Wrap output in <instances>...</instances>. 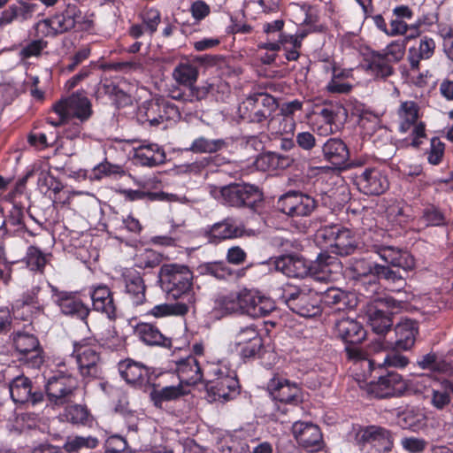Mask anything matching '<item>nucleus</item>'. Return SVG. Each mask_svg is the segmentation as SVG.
<instances>
[{
    "instance_id": "nucleus-1",
    "label": "nucleus",
    "mask_w": 453,
    "mask_h": 453,
    "mask_svg": "<svg viewBox=\"0 0 453 453\" xmlns=\"http://www.w3.org/2000/svg\"><path fill=\"white\" fill-rule=\"evenodd\" d=\"M270 270L280 272L290 278H304L311 275L315 280L331 279L340 267V261L326 252L320 253L311 263L297 255H284L268 260Z\"/></svg>"
},
{
    "instance_id": "nucleus-2",
    "label": "nucleus",
    "mask_w": 453,
    "mask_h": 453,
    "mask_svg": "<svg viewBox=\"0 0 453 453\" xmlns=\"http://www.w3.org/2000/svg\"><path fill=\"white\" fill-rule=\"evenodd\" d=\"M275 309L274 302L255 289L242 288L219 296L214 311L221 316L242 314L251 318L269 315Z\"/></svg>"
},
{
    "instance_id": "nucleus-3",
    "label": "nucleus",
    "mask_w": 453,
    "mask_h": 453,
    "mask_svg": "<svg viewBox=\"0 0 453 453\" xmlns=\"http://www.w3.org/2000/svg\"><path fill=\"white\" fill-rule=\"evenodd\" d=\"M205 388L213 401L226 402L234 399L240 393V385L234 370L226 364L206 362Z\"/></svg>"
},
{
    "instance_id": "nucleus-4",
    "label": "nucleus",
    "mask_w": 453,
    "mask_h": 453,
    "mask_svg": "<svg viewBox=\"0 0 453 453\" xmlns=\"http://www.w3.org/2000/svg\"><path fill=\"white\" fill-rule=\"evenodd\" d=\"M334 332L339 338L349 344L345 348L348 357L360 362L361 365L367 368L368 372L371 373L374 370V361L367 358L366 353L357 346L365 340L366 335L363 326L353 319L342 318L334 323Z\"/></svg>"
},
{
    "instance_id": "nucleus-5",
    "label": "nucleus",
    "mask_w": 453,
    "mask_h": 453,
    "mask_svg": "<svg viewBox=\"0 0 453 453\" xmlns=\"http://www.w3.org/2000/svg\"><path fill=\"white\" fill-rule=\"evenodd\" d=\"M71 357L77 365L78 372L85 383L104 378L103 360L95 342L82 339L73 344Z\"/></svg>"
},
{
    "instance_id": "nucleus-6",
    "label": "nucleus",
    "mask_w": 453,
    "mask_h": 453,
    "mask_svg": "<svg viewBox=\"0 0 453 453\" xmlns=\"http://www.w3.org/2000/svg\"><path fill=\"white\" fill-rule=\"evenodd\" d=\"M279 300L302 317H316L322 311L321 299L317 292L306 287L286 285L281 289Z\"/></svg>"
},
{
    "instance_id": "nucleus-7",
    "label": "nucleus",
    "mask_w": 453,
    "mask_h": 453,
    "mask_svg": "<svg viewBox=\"0 0 453 453\" xmlns=\"http://www.w3.org/2000/svg\"><path fill=\"white\" fill-rule=\"evenodd\" d=\"M162 288L173 298L188 296V303H192L189 296L193 286V273L184 265H163L158 273Z\"/></svg>"
},
{
    "instance_id": "nucleus-8",
    "label": "nucleus",
    "mask_w": 453,
    "mask_h": 453,
    "mask_svg": "<svg viewBox=\"0 0 453 453\" xmlns=\"http://www.w3.org/2000/svg\"><path fill=\"white\" fill-rule=\"evenodd\" d=\"M119 372L127 383L144 391L150 387H161L162 380L171 375L168 372H157L132 359L119 362Z\"/></svg>"
},
{
    "instance_id": "nucleus-9",
    "label": "nucleus",
    "mask_w": 453,
    "mask_h": 453,
    "mask_svg": "<svg viewBox=\"0 0 453 453\" xmlns=\"http://www.w3.org/2000/svg\"><path fill=\"white\" fill-rule=\"evenodd\" d=\"M381 232H370L365 235L364 245L366 251L378 254L388 265L402 268L404 271L411 270L415 262L413 257L407 251L385 244L380 237Z\"/></svg>"
},
{
    "instance_id": "nucleus-10",
    "label": "nucleus",
    "mask_w": 453,
    "mask_h": 453,
    "mask_svg": "<svg viewBox=\"0 0 453 453\" xmlns=\"http://www.w3.org/2000/svg\"><path fill=\"white\" fill-rule=\"evenodd\" d=\"M278 109L276 99L267 93H255L248 96L238 107L240 117L250 123L271 119Z\"/></svg>"
},
{
    "instance_id": "nucleus-11",
    "label": "nucleus",
    "mask_w": 453,
    "mask_h": 453,
    "mask_svg": "<svg viewBox=\"0 0 453 453\" xmlns=\"http://www.w3.org/2000/svg\"><path fill=\"white\" fill-rule=\"evenodd\" d=\"M354 442L364 453L388 452L394 444L391 433L378 426H368L355 430Z\"/></svg>"
},
{
    "instance_id": "nucleus-12",
    "label": "nucleus",
    "mask_w": 453,
    "mask_h": 453,
    "mask_svg": "<svg viewBox=\"0 0 453 453\" xmlns=\"http://www.w3.org/2000/svg\"><path fill=\"white\" fill-rule=\"evenodd\" d=\"M222 203L233 207H254L263 198V194L256 185L249 183H232L223 186L217 197Z\"/></svg>"
},
{
    "instance_id": "nucleus-13",
    "label": "nucleus",
    "mask_w": 453,
    "mask_h": 453,
    "mask_svg": "<svg viewBox=\"0 0 453 453\" xmlns=\"http://www.w3.org/2000/svg\"><path fill=\"white\" fill-rule=\"evenodd\" d=\"M397 116L399 120V132L406 134L411 130V145L418 147L421 143L420 138L426 137V125L422 121H418L419 118V106L415 101L401 102L397 109Z\"/></svg>"
},
{
    "instance_id": "nucleus-14",
    "label": "nucleus",
    "mask_w": 453,
    "mask_h": 453,
    "mask_svg": "<svg viewBox=\"0 0 453 453\" xmlns=\"http://www.w3.org/2000/svg\"><path fill=\"white\" fill-rule=\"evenodd\" d=\"M78 387L79 381L76 377L61 371L48 379L45 390L51 403L63 405L72 401L75 396Z\"/></svg>"
},
{
    "instance_id": "nucleus-15",
    "label": "nucleus",
    "mask_w": 453,
    "mask_h": 453,
    "mask_svg": "<svg viewBox=\"0 0 453 453\" xmlns=\"http://www.w3.org/2000/svg\"><path fill=\"white\" fill-rule=\"evenodd\" d=\"M317 237L324 239L336 255L349 256L357 249L352 232L340 226H326L318 231Z\"/></svg>"
},
{
    "instance_id": "nucleus-16",
    "label": "nucleus",
    "mask_w": 453,
    "mask_h": 453,
    "mask_svg": "<svg viewBox=\"0 0 453 453\" xmlns=\"http://www.w3.org/2000/svg\"><path fill=\"white\" fill-rule=\"evenodd\" d=\"M277 206L288 216L307 217L315 210L316 201L301 192L289 191L279 198Z\"/></svg>"
},
{
    "instance_id": "nucleus-17",
    "label": "nucleus",
    "mask_w": 453,
    "mask_h": 453,
    "mask_svg": "<svg viewBox=\"0 0 453 453\" xmlns=\"http://www.w3.org/2000/svg\"><path fill=\"white\" fill-rule=\"evenodd\" d=\"M53 109L62 119L76 118L83 122L88 120L92 114L90 101L82 93H76L58 101Z\"/></svg>"
},
{
    "instance_id": "nucleus-18",
    "label": "nucleus",
    "mask_w": 453,
    "mask_h": 453,
    "mask_svg": "<svg viewBox=\"0 0 453 453\" xmlns=\"http://www.w3.org/2000/svg\"><path fill=\"white\" fill-rule=\"evenodd\" d=\"M119 283L126 298L132 305L140 306L145 303L147 287L141 273L133 268H125Z\"/></svg>"
},
{
    "instance_id": "nucleus-19",
    "label": "nucleus",
    "mask_w": 453,
    "mask_h": 453,
    "mask_svg": "<svg viewBox=\"0 0 453 453\" xmlns=\"http://www.w3.org/2000/svg\"><path fill=\"white\" fill-rule=\"evenodd\" d=\"M271 397L280 403L296 405L302 401L301 388L297 383L282 375H273L266 385Z\"/></svg>"
},
{
    "instance_id": "nucleus-20",
    "label": "nucleus",
    "mask_w": 453,
    "mask_h": 453,
    "mask_svg": "<svg viewBox=\"0 0 453 453\" xmlns=\"http://www.w3.org/2000/svg\"><path fill=\"white\" fill-rule=\"evenodd\" d=\"M54 303L65 315L76 317L85 320L90 313V309L83 301L73 292L61 291L57 287L48 283Z\"/></svg>"
},
{
    "instance_id": "nucleus-21",
    "label": "nucleus",
    "mask_w": 453,
    "mask_h": 453,
    "mask_svg": "<svg viewBox=\"0 0 453 453\" xmlns=\"http://www.w3.org/2000/svg\"><path fill=\"white\" fill-rule=\"evenodd\" d=\"M371 391L379 398L400 396L409 390L408 383L393 371L380 373L377 381H371Z\"/></svg>"
},
{
    "instance_id": "nucleus-22",
    "label": "nucleus",
    "mask_w": 453,
    "mask_h": 453,
    "mask_svg": "<svg viewBox=\"0 0 453 453\" xmlns=\"http://www.w3.org/2000/svg\"><path fill=\"white\" fill-rule=\"evenodd\" d=\"M376 265L365 258L352 257L346 267L348 276L364 284L369 297L378 290V283L375 282L374 276Z\"/></svg>"
},
{
    "instance_id": "nucleus-23",
    "label": "nucleus",
    "mask_w": 453,
    "mask_h": 453,
    "mask_svg": "<svg viewBox=\"0 0 453 453\" xmlns=\"http://www.w3.org/2000/svg\"><path fill=\"white\" fill-rule=\"evenodd\" d=\"M358 189L368 196H380L389 187L387 175L378 168H366L356 175Z\"/></svg>"
},
{
    "instance_id": "nucleus-24",
    "label": "nucleus",
    "mask_w": 453,
    "mask_h": 453,
    "mask_svg": "<svg viewBox=\"0 0 453 453\" xmlns=\"http://www.w3.org/2000/svg\"><path fill=\"white\" fill-rule=\"evenodd\" d=\"M244 234L243 225L233 218H226L217 222L204 230V236L209 243L216 244L224 240L234 239L242 236Z\"/></svg>"
},
{
    "instance_id": "nucleus-25",
    "label": "nucleus",
    "mask_w": 453,
    "mask_h": 453,
    "mask_svg": "<svg viewBox=\"0 0 453 453\" xmlns=\"http://www.w3.org/2000/svg\"><path fill=\"white\" fill-rule=\"evenodd\" d=\"M374 304L367 306V322L372 331L378 334L387 333L393 325L391 316L379 308V305L385 304L388 307H396V302L392 298L377 299Z\"/></svg>"
},
{
    "instance_id": "nucleus-26",
    "label": "nucleus",
    "mask_w": 453,
    "mask_h": 453,
    "mask_svg": "<svg viewBox=\"0 0 453 453\" xmlns=\"http://www.w3.org/2000/svg\"><path fill=\"white\" fill-rule=\"evenodd\" d=\"M92 308L95 311L106 316L110 320L117 318V306L111 288L104 284L93 285L89 288Z\"/></svg>"
},
{
    "instance_id": "nucleus-27",
    "label": "nucleus",
    "mask_w": 453,
    "mask_h": 453,
    "mask_svg": "<svg viewBox=\"0 0 453 453\" xmlns=\"http://www.w3.org/2000/svg\"><path fill=\"white\" fill-rule=\"evenodd\" d=\"M293 434L301 447L308 451H318L323 447V438L317 425L307 422H295Z\"/></svg>"
},
{
    "instance_id": "nucleus-28",
    "label": "nucleus",
    "mask_w": 453,
    "mask_h": 453,
    "mask_svg": "<svg viewBox=\"0 0 453 453\" xmlns=\"http://www.w3.org/2000/svg\"><path fill=\"white\" fill-rule=\"evenodd\" d=\"M234 344L240 348V355L243 359L254 357L263 345L254 325L241 327L234 335Z\"/></svg>"
},
{
    "instance_id": "nucleus-29",
    "label": "nucleus",
    "mask_w": 453,
    "mask_h": 453,
    "mask_svg": "<svg viewBox=\"0 0 453 453\" xmlns=\"http://www.w3.org/2000/svg\"><path fill=\"white\" fill-rule=\"evenodd\" d=\"M9 391L12 400L15 403H31L35 405L43 399L39 391H33L32 381L23 375L17 376L9 383Z\"/></svg>"
},
{
    "instance_id": "nucleus-30",
    "label": "nucleus",
    "mask_w": 453,
    "mask_h": 453,
    "mask_svg": "<svg viewBox=\"0 0 453 453\" xmlns=\"http://www.w3.org/2000/svg\"><path fill=\"white\" fill-rule=\"evenodd\" d=\"M361 67L377 80H386L395 73L394 65L380 51L365 55Z\"/></svg>"
},
{
    "instance_id": "nucleus-31",
    "label": "nucleus",
    "mask_w": 453,
    "mask_h": 453,
    "mask_svg": "<svg viewBox=\"0 0 453 453\" xmlns=\"http://www.w3.org/2000/svg\"><path fill=\"white\" fill-rule=\"evenodd\" d=\"M176 372L180 382L184 386L196 385L198 382H205L204 365L200 366L194 356H188L176 363Z\"/></svg>"
},
{
    "instance_id": "nucleus-32",
    "label": "nucleus",
    "mask_w": 453,
    "mask_h": 453,
    "mask_svg": "<svg viewBox=\"0 0 453 453\" xmlns=\"http://www.w3.org/2000/svg\"><path fill=\"white\" fill-rule=\"evenodd\" d=\"M134 160L140 165L155 167L165 163L166 154L157 143L142 144L135 149Z\"/></svg>"
},
{
    "instance_id": "nucleus-33",
    "label": "nucleus",
    "mask_w": 453,
    "mask_h": 453,
    "mask_svg": "<svg viewBox=\"0 0 453 453\" xmlns=\"http://www.w3.org/2000/svg\"><path fill=\"white\" fill-rule=\"evenodd\" d=\"M134 334L146 345L170 348L172 341L153 324L141 322L134 326Z\"/></svg>"
},
{
    "instance_id": "nucleus-34",
    "label": "nucleus",
    "mask_w": 453,
    "mask_h": 453,
    "mask_svg": "<svg viewBox=\"0 0 453 453\" xmlns=\"http://www.w3.org/2000/svg\"><path fill=\"white\" fill-rule=\"evenodd\" d=\"M322 154L326 161L338 167L343 165L349 157L347 145L339 138H329L322 146Z\"/></svg>"
},
{
    "instance_id": "nucleus-35",
    "label": "nucleus",
    "mask_w": 453,
    "mask_h": 453,
    "mask_svg": "<svg viewBox=\"0 0 453 453\" xmlns=\"http://www.w3.org/2000/svg\"><path fill=\"white\" fill-rule=\"evenodd\" d=\"M418 328L412 320H404L395 327V348L400 350L410 349L415 342Z\"/></svg>"
},
{
    "instance_id": "nucleus-36",
    "label": "nucleus",
    "mask_w": 453,
    "mask_h": 453,
    "mask_svg": "<svg viewBox=\"0 0 453 453\" xmlns=\"http://www.w3.org/2000/svg\"><path fill=\"white\" fill-rule=\"evenodd\" d=\"M277 42H268L263 44V48L268 50L276 51L280 48L286 50V58L288 60H296L298 58L297 49L301 46V40L293 35H287L282 33L278 35Z\"/></svg>"
},
{
    "instance_id": "nucleus-37",
    "label": "nucleus",
    "mask_w": 453,
    "mask_h": 453,
    "mask_svg": "<svg viewBox=\"0 0 453 453\" xmlns=\"http://www.w3.org/2000/svg\"><path fill=\"white\" fill-rule=\"evenodd\" d=\"M50 256V254L44 253L40 248L30 245L27 247L26 255L21 258V261L26 264L30 271L43 273Z\"/></svg>"
},
{
    "instance_id": "nucleus-38",
    "label": "nucleus",
    "mask_w": 453,
    "mask_h": 453,
    "mask_svg": "<svg viewBox=\"0 0 453 453\" xmlns=\"http://www.w3.org/2000/svg\"><path fill=\"white\" fill-rule=\"evenodd\" d=\"M200 275H209L217 280H227L234 276V271L223 261L205 262L197 265Z\"/></svg>"
},
{
    "instance_id": "nucleus-39",
    "label": "nucleus",
    "mask_w": 453,
    "mask_h": 453,
    "mask_svg": "<svg viewBox=\"0 0 453 453\" xmlns=\"http://www.w3.org/2000/svg\"><path fill=\"white\" fill-rule=\"evenodd\" d=\"M152 390L150 393L154 404L158 406L165 401H171L188 394V390L180 382L177 386H165L161 389L158 387H150Z\"/></svg>"
},
{
    "instance_id": "nucleus-40",
    "label": "nucleus",
    "mask_w": 453,
    "mask_h": 453,
    "mask_svg": "<svg viewBox=\"0 0 453 453\" xmlns=\"http://www.w3.org/2000/svg\"><path fill=\"white\" fill-rule=\"evenodd\" d=\"M189 311V304L183 302H176L173 303H161L155 305L148 311L147 314L157 319L168 316H183Z\"/></svg>"
},
{
    "instance_id": "nucleus-41",
    "label": "nucleus",
    "mask_w": 453,
    "mask_h": 453,
    "mask_svg": "<svg viewBox=\"0 0 453 453\" xmlns=\"http://www.w3.org/2000/svg\"><path fill=\"white\" fill-rule=\"evenodd\" d=\"M197 77V66L189 61L180 63L173 72V78L180 85L192 86Z\"/></svg>"
},
{
    "instance_id": "nucleus-42",
    "label": "nucleus",
    "mask_w": 453,
    "mask_h": 453,
    "mask_svg": "<svg viewBox=\"0 0 453 453\" xmlns=\"http://www.w3.org/2000/svg\"><path fill=\"white\" fill-rule=\"evenodd\" d=\"M150 181L140 182L141 189H125L122 191V194L125 199L128 201H137V200H150V201H163L166 197V194L164 192H151L149 190Z\"/></svg>"
},
{
    "instance_id": "nucleus-43",
    "label": "nucleus",
    "mask_w": 453,
    "mask_h": 453,
    "mask_svg": "<svg viewBox=\"0 0 453 453\" xmlns=\"http://www.w3.org/2000/svg\"><path fill=\"white\" fill-rule=\"evenodd\" d=\"M33 8L26 4H19V5H12L7 10L3 12L0 18V26H6L14 20L23 21L32 16Z\"/></svg>"
},
{
    "instance_id": "nucleus-44",
    "label": "nucleus",
    "mask_w": 453,
    "mask_h": 453,
    "mask_svg": "<svg viewBox=\"0 0 453 453\" xmlns=\"http://www.w3.org/2000/svg\"><path fill=\"white\" fill-rule=\"evenodd\" d=\"M98 444L99 440L96 437L74 435L67 437L64 449L69 453H77L84 449H93Z\"/></svg>"
},
{
    "instance_id": "nucleus-45",
    "label": "nucleus",
    "mask_w": 453,
    "mask_h": 453,
    "mask_svg": "<svg viewBox=\"0 0 453 453\" xmlns=\"http://www.w3.org/2000/svg\"><path fill=\"white\" fill-rule=\"evenodd\" d=\"M415 23L414 13L407 5L396 6L391 14V28H410Z\"/></svg>"
},
{
    "instance_id": "nucleus-46",
    "label": "nucleus",
    "mask_w": 453,
    "mask_h": 453,
    "mask_svg": "<svg viewBox=\"0 0 453 453\" xmlns=\"http://www.w3.org/2000/svg\"><path fill=\"white\" fill-rule=\"evenodd\" d=\"M160 113L158 98L144 102L139 109L141 120L143 122H149L150 126L154 127L162 124V117L160 116Z\"/></svg>"
},
{
    "instance_id": "nucleus-47",
    "label": "nucleus",
    "mask_w": 453,
    "mask_h": 453,
    "mask_svg": "<svg viewBox=\"0 0 453 453\" xmlns=\"http://www.w3.org/2000/svg\"><path fill=\"white\" fill-rule=\"evenodd\" d=\"M65 417L66 420L77 426H90L92 418L86 406L73 404L65 408Z\"/></svg>"
},
{
    "instance_id": "nucleus-48",
    "label": "nucleus",
    "mask_w": 453,
    "mask_h": 453,
    "mask_svg": "<svg viewBox=\"0 0 453 453\" xmlns=\"http://www.w3.org/2000/svg\"><path fill=\"white\" fill-rule=\"evenodd\" d=\"M226 146L223 139L210 140L205 137H198L193 141L188 150L195 153H215Z\"/></svg>"
},
{
    "instance_id": "nucleus-49",
    "label": "nucleus",
    "mask_w": 453,
    "mask_h": 453,
    "mask_svg": "<svg viewBox=\"0 0 453 453\" xmlns=\"http://www.w3.org/2000/svg\"><path fill=\"white\" fill-rule=\"evenodd\" d=\"M419 34L406 35L403 40H397L389 43L385 50L380 51L385 56L393 65L398 63L404 56L406 42L418 36Z\"/></svg>"
},
{
    "instance_id": "nucleus-50",
    "label": "nucleus",
    "mask_w": 453,
    "mask_h": 453,
    "mask_svg": "<svg viewBox=\"0 0 453 453\" xmlns=\"http://www.w3.org/2000/svg\"><path fill=\"white\" fill-rule=\"evenodd\" d=\"M319 116L323 119L325 123L336 126L337 123L346 119L347 111L340 104H331L320 111Z\"/></svg>"
},
{
    "instance_id": "nucleus-51",
    "label": "nucleus",
    "mask_w": 453,
    "mask_h": 453,
    "mask_svg": "<svg viewBox=\"0 0 453 453\" xmlns=\"http://www.w3.org/2000/svg\"><path fill=\"white\" fill-rule=\"evenodd\" d=\"M134 261L135 266L141 269H153L160 265L162 257L153 250H144L135 255Z\"/></svg>"
},
{
    "instance_id": "nucleus-52",
    "label": "nucleus",
    "mask_w": 453,
    "mask_h": 453,
    "mask_svg": "<svg viewBox=\"0 0 453 453\" xmlns=\"http://www.w3.org/2000/svg\"><path fill=\"white\" fill-rule=\"evenodd\" d=\"M14 346L20 354L26 355L35 352L39 348V342L33 334L18 333L14 337Z\"/></svg>"
},
{
    "instance_id": "nucleus-53",
    "label": "nucleus",
    "mask_w": 453,
    "mask_h": 453,
    "mask_svg": "<svg viewBox=\"0 0 453 453\" xmlns=\"http://www.w3.org/2000/svg\"><path fill=\"white\" fill-rule=\"evenodd\" d=\"M58 139L57 131L37 132L29 134L28 142L39 150L45 149L50 146H54Z\"/></svg>"
},
{
    "instance_id": "nucleus-54",
    "label": "nucleus",
    "mask_w": 453,
    "mask_h": 453,
    "mask_svg": "<svg viewBox=\"0 0 453 453\" xmlns=\"http://www.w3.org/2000/svg\"><path fill=\"white\" fill-rule=\"evenodd\" d=\"M324 303L328 306H337V310H343L348 304V296L339 288H327L323 296Z\"/></svg>"
},
{
    "instance_id": "nucleus-55",
    "label": "nucleus",
    "mask_w": 453,
    "mask_h": 453,
    "mask_svg": "<svg viewBox=\"0 0 453 453\" xmlns=\"http://www.w3.org/2000/svg\"><path fill=\"white\" fill-rule=\"evenodd\" d=\"M293 21L296 26L311 25L314 26L318 21L317 12L315 9L305 7H294Z\"/></svg>"
},
{
    "instance_id": "nucleus-56",
    "label": "nucleus",
    "mask_w": 453,
    "mask_h": 453,
    "mask_svg": "<svg viewBox=\"0 0 453 453\" xmlns=\"http://www.w3.org/2000/svg\"><path fill=\"white\" fill-rule=\"evenodd\" d=\"M408 205L400 203L389 206L387 211V217L395 225L403 226L410 220Z\"/></svg>"
},
{
    "instance_id": "nucleus-57",
    "label": "nucleus",
    "mask_w": 453,
    "mask_h": 453,
    "mask_svg": "<svg viewBox=\"0 0 453 453\" xmlns=\"http://www.w3.org/2000/svg\"><path fill=\"white\" fill-rule=\"evenodd\" d=\"M375 282H378L380 278L384 279L391 283H397L400 287L404 285V279L397 270L386 265L377 264L375 266Z\"/></svg>"
},
{
    "instance_id": "nucleus-58",
    "label": "nucleus",
    "mask_w": 453,
    "mask_h": 453,
    "mask_svg": "<svg viewBox=\"0 0 453 453\" xmlns=\"http://www.w3.org/2000/svg\"><path fill=\"white\" fill-rule=\"evenodd\" d=\"M220 453H248L249 445L245 442H240L233 438H226L219 444Z\"/></svg>"
},
{
    "instance_id": "nucleus-59",
    "label": "nucleus",
    "mask_w": 453,
    "mask_h": 453,
    "mask_svg": "<svg viewBox=\"0 0 453 453\" xmlns=\"http://www.w3.org/2000/svg\"><path fill=\"white\" fill-rule=\"evenodd\" d=\"M158 104H160L162 123L165 121H176L180 119V113L179 109L173 104L163 98H158Z\"/></svg>"
},
{
    "instance_id": "nucleus-60",
    "label": "nucleus",
    "mask_w": 453,
    "mask_h": 453,
    "mask_svg": "<svg viewBox=\"0 0 453 453\" xmlns=\"http://www.w3.org/2000/svg\"><path fill=\"white\" fill-rule=\"evenodd\" d=\"M124 173L125 172L120 165H112L109 162L99 164L94 168V175L96 179L106 176L123 175Z\"/></svg>"
},
{
    "instance_id": "nucleus-61",
    "label": "nucleus",
    "mask_w": 453,
    "mask_h": 453,
    "mask_svg": "<svg viewBox=\"0 0 453 453\" xmlns=\"http://www.w3.org/2000/svg\"><path fill=\"white\" fill-rule=\"evenodd\" d=\"M41 291V287L34 286L27 292L23 293L19 299L16 301V306H33L39 308L40 302L38 295Z\"/></svg>"
},
{
    "instance_id": "nucleus-62",
    "label": "nucleus",
    "mask_w": 453,
    "mask_h": 453,
    "mask_svg": "<svg viewBox=\"0 0 453 453\" xmlns=\"http://www.w3.org/2000/svg\"><path fill=\"white\" fill-rule=\"evenodd\" d=\"M47 44L48 42L42 39L34 40L22 48L19 55L22 58L38 57L42 50L47 47Z\"/></svg>"
},
{
    "instance_id": "nucleus-63",
    "label": "nucleus",
    "mask_w": 453,
    "mask_h": 453,
    "mask_svg": "<svg viewBox=\"0 0 453 453\" xmlns=\"http://www.w3.org/2000/svg\"><path fill=\"white\" fill-rule=\"evenodd\" d=\"M427 154L428 162L434 165H438L444 154V143L437 137L432 138Z\"/></svg>"
},
{
    "instance_id": "nucleus-64",
    "label": "nucleus",
    "mask_w": 453,
    "mask_h": 453,
    "mask_svg": "<svg viewBox=\"0 0 453 453\" xmlns=\"http://www.w3.org/2000/svg\"><path fill=\"white\" fill-rule=\"evenodd\" d=\"M402 447L411 453H420L427 446V441L422 438L414 436L403 437L401 440Z\"/></svg>"
}]
</instances>
